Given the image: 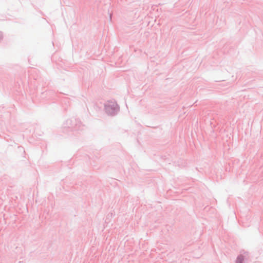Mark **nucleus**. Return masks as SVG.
<instances>
[{
	"mask_svg": "<svg viewBox=\"0 0 263 263\" xmlns=\"http://www.w3.org/2000/svg\"><path fill=\"white\" fill-rule=\"evenodd\" d=\"M243 260V258L242 256H239L238 258H237V261L239 263H241L242 261Z\"/></svg>",
	"mask_w": 263,
	"mask_h": 263,
	"instance_id": "nucleus-1",
	"label": "nucleus"
}]
</instances>
